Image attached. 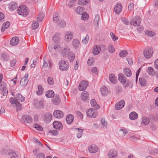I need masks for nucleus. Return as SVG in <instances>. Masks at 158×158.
<instances>
[{
	"label": "nucleus",
	"instance_id": "obj_26",
	"mask_svg": "<svg viewBox=\"0 0 158 158\" xmlns=\"http://www.w3.org/2000/svg\"><path fill=\"white\" fill-rule=\"evenodd\" d=\"M90 103L92 106L94 107V109L96 110H97L100 108L99 105L97 104L94 99H93L91 101Z\"/></svg>",
	"mask_w": 158,
	"mask_h": 158
},
{
	"label": "nucleus",
	"instance_id": "obj_37",
	"mask_svg": "<svg viewBox=\"0 0 158 158\" xmlns=\"http://www.w3.org/2000/svg\"><path fill=\"white\" fill-rule=\"evenodd\" d=\"M28 79L23 78L20 81V85L21 86H25L28 82Z\"/></svg>",
	"mask_w": 158,
	"mask_h": 158
},
{
	"label": "nucleus",
	"instance_id": "obj_24",
	"mask_svg": "<svg viewBox=\"0 0 158 158\" xmlns=\"http://www.w3.org/2000/svg\"><path fill=\"white\" fill-rule=\"evenodd\" d=\"M109 80L110 82L113 84L116 83L117 80L115 75L113 73L110 74L109 76Z\"/></svg>",
	"mask_w": 158,
	"mask_h": 158
},
{
	"label": "nucleus",
	"instance_id": "obj_12",
	"mask_svg": "<svg viewBox=\"0 0 158 158\" xmlns=\"http://www.w3.org/2000/svg\"><path fill=\"white\" fill-rule=\"evenodd\" d=\"M125 105V102L123 100H121L118 102L115 105L116 110H119L122 108Z\"/></svg>",
	"mask_w": 158,
	"mask_h": 158
},
{
	"label": "nucleus",
	"instance_id": "obj_38",
	"mask_svg": "<svg viewBox=\"0 0 158 158\" xmlns=\"http://www.w3.org/2000/svg\"><path fill=\"white\" fill-rule=\"evenodd\" d=\"M70 52L69 49L68 48L64 49L61 52L62 56H67Z\"/></svg>",
	"mask_w": 158,
	"mask_h": 158
},
{
	"label": "nucleus",
	"instance_id": "obj_2",
	"mask_svg": "<svg viewBox=\"0 0 158 158\" xmlns=\"http://www.w3.org/2000/svg\"><path fill=\"white\" fill-rule=\"evenodd\" d=\"M59 69L61 70H67L69 68V65L68 63L64 60H60L59 63Z\"/></svg>",
	"mask_w": 158,
	"mask_h": 158
},
{
	"label": "nucleus",
	"instance_id": "obj_58",
	"mask_svg": "<svg viewBox=\"0 0 158 158\" xmlns=\"http://www.w3.org/2000/svg\"><path fill=\"white\" fill-rule=\"evenodd\" d=\"M89 40V37L87 35L86 37H83L82 39V42L85 44L87 43Z\"/></svg>",
	"mask_w": 158,
	"mask_h": 158
},
{
	"label": "nucleus",
	"instance_id": "obj_49",
	"mask_svg": "<svg viewBox=\"0 0 158 158\" xmlns=\"http://www.w3.org/2000/svg\"><path fill=\"white\" fill-rule=\"evenodd\" d=\"M59 16L57 15V14H55L54 15L53 17V21L56 23H58L60 21L59 20Z\"/></svg>",
	"mask_w": 158,
	"mask_h": 158
},
{
	"label": "nucleus",
	"instance_id": "obj_8",
	"mask_svg": "<svg viewBox=\"0 0 158 158\" xmlns=\"http://www.w3.org/2000/svg\"><path fill=\"white\" fill-rule=\"evenodd\" d=\"M61 101V99L59 95H56L53 96L52 99V102L55 105H58L60 104Z\"/></svg>",
	"mask_w": 158,
	"mask_h": 158
},
{
	"label": "nucleus",
	"instance_id": "obj_59",
	"mask_svg": "<svg viewBox=\"0 0 158 158\" xmlns=\"http://www.w3.org/2000/svg\"><path fill=\"white\" fill-rule=\"evenodd\" d=\"M77 116L81 119H83V116L82 114L80 111H78L77 112Z\"/></svg>",
	"mask_w": 158,
	"mask_h": 158
},
{
	"label": "nucleus",
	"instance_id": "obj_11",
	"mask_svg": "<svg viewBox=\"0 0 158 158\" xmlns=\"http://www.w3.org/2000/svg\"><path fill=\"white\" fill-rule=\"evenodd\" d=\"M81 99L85 102L89 101V94L86 91H84L82 92L81 94Z\"/></svg>",
	"mask_w": 158,
	"mask_h": 158
},
{
	"label": "nucleus",
	"instance_id": "obj_15",
	"mask_svg": "<svg viewBox=\"0 0 158 158\" xmlns=\"http://www.w3.org/2000/svg\"><path fill=\"white\" fill-rule=\"evenodd\" d=\"M53 116L56 118H60L63 116L62 112L59 110L54 111L53 113Z\"/></svg>",
	"mask_w": 158,
	"mask_h": 158
},
{
	"label": "nucleus",
	"instance_id": "obj_42",
	"mask_svg": "<svg viewBox=\"0 0 158 158\" xmlns=\"http://www.w3.org/2000/svg\"><path fill=\"white\" fill-rule=\"evenodd\" d=\"M128 54V52L126 50H123L121 51L119 54L120 57H125Z\"/></svg>",
	"mask_w": 158,
	"mask_h": 158
},
{
	"label": "nucleus",
	"instance_id": "obj_14",
	"mask_svg": "<svg viewBox=\"0 0 158 158\" xmlns=\"http://www.w3.org/2000/svg\"><path fill=\"white\" fill-rule=\"evenodd\" d=\"M117 155V152L114 149L110 150L108 153V156L110 158H115Z\"/></svg>",
	"mask_w": 158,
	"mask_h": 158
},
{
	"label": "nucleus",
	"instance_id": "obj_30",
	"mask_svg": "<svg viewBox=\"0 0 158 158\" xmlns=\"http://www.w3.org/2000/svg\"><path fill=\"white\" fill-rule=\"evenodd\" d=\"M73 37V35L72 34L68 32L65 36V40L67 42H69L72 39Z\"/></svg>",
	"mask_w": 158,
	"mask_h": 158
},
{
	"label": "nucleus",
	"instance_id": "obj_9",
	"mask_svg": "<svg viewBox=\"0 0 158 158\" xmlns=\"http://www.w3.org/2000/svg\"><path fill=\"white\" fill-rule=\"evenodd\" d=\"M87 115L88 117L90 118H95L97 116V113L95 112L94 111L90 108L86 112Z\"/></svg>",
	"mask_w": 158,
	"mask_h": 158
},
{
	"label": "nucleus",
	"instance_id": "obj_43",
	"mask_svg": "<svg viewBox=\"0 0 158 158\" xmlns=\"http://www.w3.org/2000/svg\"><path fill=\"white\" fill-rule=\"evenodd\" d=\"M90 0H79L78 3L80 5H86Z\"/></svg>",
	"mask_w": 158,
	"mask_h": 158
},
{
	"label": "nucleus",
	"instance_id": "obj_13",
	"mask_svg": "<svg viewBox=\"0 0 158 158\" xmlns=\"http://www.w3.org/2000/svg\"><path fill=\"white\" fill-rule=\"evenodd\" d=\"M0 90L2 91L3 95H5L8 93L5 86V84L4 82L2 81L0 83Z\"/></svg>",
	"mask_w": 158,
	"mask_h": 158
},
{
	"label": "nucleus",
	"instance_id": "obj_7",
	"mask_svg": "<svg viewBox=\"0 0 158 158\" xmlns=\"http://www.w3.org/2000/svg\"><path fill=\"white\" fill-rule=\"evenodd\" d=\"M88 85V83L85 81H82L78 86L79 90L83 91L85 89Z\"/></svg>",
	"mask_w": 158,
	"mask_h": 158
},
{
	"label": "nucleus",
	"instance_id": "obj_32",
	"mask_svg": "<svg viewBox=\"0 0 158 158\" xmlns=\"http://www.w3.org/2000/svg\"><path fill=\"white\" fill-rule=\"evenodd\" d=\"M45 95L47 98H52L54 96V93L52 90H48L46 92Z\"/></svg>",
	"mask_w": 158,
	"mask_h": 158
},
{
	"label": "nucleus",
	"instance_id": "obj_29",
	"mask_svg": "<svg viewBox=\"0 0 158 158\" xmlns=\"http://www.w3.org/2000/svg\"><path fill=\"white\" fill-rule=\"evenodd\" d=\"M74 129L76 130H77V137L78 138H80L82 135V132L83 130L77 128H75Z\"/></svg>",
	"mask_w": 158,
	"mask_h": 158
},
{
	"label": "nucleus",
	"instance_id": "obj_48",
	"mask_svg": "<svg viewBox=\"0 0 158 158\" xmlns=\"http://www.w3.org/2000/svg\"><path fill=\"white\" fill-rule=\"evenodd\" d=\"M44 16V13H40L39 15V16L37 18V21H41L43 19Z\"/></svg>",
	"mask_w": 158,
	"mask_h": 158
},
{
	"label": "nucleus",
	"instance_id": "obj_22",
	"mask_svg": "<svg viewBox=\"0 0 158 158\" xmlns=\"http://www.w3.org/2000/svg\"><path fill=\"white\" fill-rule=\"evenodd\" d=\"M13 98H15L16 99V101H19L21 102H23L25 99V98L24 97H23L22 95L19 93L16 94L15 97Z\"/></svg>",
	"mask_w": 158,
	"mask_h": 158
},
{
	"label": "nucleus",
	"instance_id": "obj_1",
	"mask_svg": "<svg viewBox=\"0 0 158 158\" xmlns=\"http://www.w3.org/2000/svg\"><path fill=\"white\" fill-rule=\"evenodd\" d=\"M18 13L23 16H27L29 14L27 7L24 5L19 6L18 9Z\"/></svg>",
	"mask_w": 158,
	"mask_h": 158
},
{
	"label": "nucleus",
	"instance_id": "obj_21",
	"mask_svg": "<svg viewBox=\"0 0 158 158\" xmlns=\"http://www.w3.org/2000/svg\"><path fill=\"white\" fill-rule=\"evenodd\" d=\"M88 150L90 152L94 153L98 151V148L95 145H92L89 147Z\"/></svg>",
	"mask_w": 158,
	"mask_h": 158
},
{
	"label": "nucleus",
	"instance_id": "obj_27",
	"mask_svg": "<svg viewBox=\"0 0 158 158\" xmlns=\"http://www.w3.org/2000/svg\"><path fill=\"white\" fill-rule=\"evenodd\" d=\"M100 20V16L98 15H96L94 21V24L98 27L99 25V22Z\"/></svg>",
	"mask_w": 158,
	"mask_h": 158
},
{
	"label": "nucleus",
	"instance_id": "obj_46",
	"mask_svg": "<svg viewBox=\"0 0 158 158\" xmlns=\"http://www.w3.org/2000/svg\"><path fill=\"white\" fill-rule=\"evenodd\" d=\"M33 127L38 130L40 131H42L43 130L42 127L39 124L34 123L33 124Z\"/></svg>",
	"mask_w": 158,
	"mask_h": 158
},
{
	"label": "nucleus",
	"instance_id": "obj_54",
	"mask_svg": "<svg viewBox=\"0 0 158 158\" xmlns=\"http://www.w3.org/2000/svg\"><path fill=\"white\" fill-rule=\"evenodd\" d=\"M108 49L109 51L111 53H113L115 52L114 48L112 45H110L108 47Z\"/></svg>",
	"mask_w": 158,
	"mask_h": 158
},
{
	"label": "nucleus",
	"instance_id": "obj_34",
	"mask_svg": "<svg viewBox=\"0 0 158 158\" xmlns=\"http://www.w3.org/2000/svg\"><path fill=\"white\" fill-rule=\"evenodd\" d=\"M150 122V120L148 118L145 117H143L142 118V123L145 125H148Z\"/></svg>",
	"mask_w": 158,
	"mask_h": 158
},
{
	"label": "nucleus",
	"instance_id": "obj_5",
	"mask_svg": "<svg viewBox=\"0 0 158 158\" xmlns=\"http://www.w3.org/2000/svg\"><path fill=\"white\" fill-rule=\"evenodd\" d=\"M10 102L11 104H14L16 105L17 111H20L22 108L21 104L18 101H16V99L13 97L10 99Z\"/></svg>",
	"mask_w": 158,
	"mask_h": 158
},
{
	"label": "nucleus",
	"instance_id": "obj_3",
	"mask_svg": "<svg viewBox=\"0 0 158 158\" xmlns=\"http://www.w3.org/2000/svg\"><path fill=\"white\" fill-rule=\"evenodd\" d=\"M152 50L151 48L145 49L143 53L144 57L146 59H149L151 58L153 54Z\"/></svg>",
	"mask_w": 158,
	"mask_h": 158
},
{
	"label": "nucleus",
	"instance_id": "obj_62",
	"mask_svg": "<svg viewBox=\"0 0 158 158\" xmlns=\"http://www.w3.org/2000/svg\"><path fill=\"white\" fill-rule=\"evenodd\" d=\"M38 107L39 108H43V103L42 101H39L38 103H37Z\"/></svg>",
	"mask_w": 158,
	"mask_h": 158
},
{
	"label": "nucleus",
	"instance_id": "obj_16",
	"mask_svg": "<svg viewBox=\"0 0 158 158\" xmlns=\"http://www.w3.org/2000/svg\"><path fill=\"white\" fill-rule=\"evenodd\" d=\"M122 6L121 4H117L114 8L115 12L117 14H119L122 11Z\"/></svg>",
	"mask_w": 158,
	"mask_h": 158
},
{
	"label": "nucleus",
	"instance_id": "obj_31",
	"mask_svg": "<svg viewBox=\"0 0 158 158\" xmlns=\"http://www.w3.org/2000/svg\"><path fill=\"white\" fill-rule=\"evenodd\" d=\"M100 91L101 94L103 96H106L108 93V90L107 87L104 86L100 89Z\"/></svg>",
	"mask_w": 158,
	"mask_h": 158
},
{
	"label": "nucleus",
	"instance_id": "obj_61",
	"mask_svg": "<svg viewBox=\"0 0 158 158\" xmlns=\"http://www.w3.org/2000/svg\"><path fill=\"white\" fill-rule=\"evenodd\" d=\"M10 25V23L7 21L3 23L2 26H3L4 28L7 29L9 27Z\"/></svg>",
	"mask_w": 158,
	"mask_h": 158
},
{
	"label": "nucleus",
	"instance_id": "obj_56",
	"mask_svg": "<svg viewBox=\"0 0 158 158\" xmlns=\"http://www.w3.org/2000/svg\"><path fill=\"white\" fill-rule=\"evenodd\" d=\"M75 57V55L74 54H72L69 55L68 58L70 62H72L74 60Z\"/></svg>",
	"mask_w": 158,
	"mask_h": 158
},
{
	"label": "nucleus",
	"instance_id": "obj_25",
	"mask_svg": "<svg viewBox=\"0 0 158 158\" xmlns=\"http://www.w3.org/2000/svg\"><path fill=\"white\" fill-rule=\"evenodd\" d=\"M18 7L17 3L15 2H11L9 5V8L11 10H14Z\"/></svg>",
	"mask_w": 158,
	"mask_h": 158
},
{
	"label": "nucleus",
	"instance_id": "obj_18",
	"mask_svg": "<svg viewBox=\"0 0 158 158\" xmlns=\"http://www.w3.org/2000/svg\"><path fill=\"white\" fill-rule=\"evenodd\" d=\"M101 50L100 46L98 45H95L93 48V53L94 55H97L100 53Z\"/></svg>",
	"mask_w": 158,
	"mask_h": 158
},
{
	"label": "nucleus",
	"instance_id": "obj_41",
	"mask_svg": "<svg viewBox=\"0 0 158 158\" xmlns=\"http://www.w3.org/2000/svg\"><path fill=\"white\" fill-rule=\"evenodd\" d=\"M76 12L78 14L80 15L83 11V8L81 6H78L76 9Z\"/></svg>",
	"mask_w": 158,
	"mask_h": 158
},
{
	"label": "nucleus",
	"instance_id": "obj_52",
	"mask_svg": "<svg viewBox=\"0 0 158 158\" xmlns=\"http://www.w3.org/2000/svg\"><path fill=\"white\" fill-rule=\"evenodd\" d=\"M122 90V87L119 86H117L115 88V90L116 92L119 94L121 92Z\"/></svg>",
	"mask_w": 158,
	"mask_h": 158
},
{
	"label": "nucleus",
	"instance_id": "obj_36",
	"mask_svg": "<svg viewBox=\"0 0 158 158\" xmlns=\"http://www.w3.org/2000/svg\"><path fill=\"white\" fill-rule=\"evenodd\" d=\"M139 82L140 85L142 86H145L147 85V81L143 77L139 78Z\"/></svg>",
	"mask_w": 158,
	"mask_h": 158
},
{
	"label": "nucleus",
	"instance_id": "obj_20",
	"mask_svg": "<svg viewBox=\"0 0 158 158\" xmlns=\"http://www.w3.org/2000/svg\"><path fill=\"white\" fill-rule=\"evenodd\" d=\"M74 117L73 115L71 114H69L66 117V121L67 123L70 124L73 122V120Z\"/></svg>",
	"mask_w": 158,
	"mask_h": 158
},
{
	"label": "nucleus",
	"instance_id": "obj_17",
	"mask_svg": "<svg viewBox=\"0 0 158 158\" xmlns=\"http://www.w3.org/2000/svg\"><path fill=\"white\" fill-rule=\"evenodd\" d=\"M22 119L23 121H25L27 123H31L32 121L31 117L27 114L23 115L22 116Z\"/></svg>",
	"mask_w": 158,
	"mask_h": 158
},
{
	"label": "nucleus",
	"instance_id": "obj_50",
	"mask_svg": "<svg viewBox=\"0 0 158 158\" xmlns=\"http://www.w3.org/2000/svg\"><path fill=\"white\" fill-rule=\"evenodd\" d=\"M145 34L146 35L150 36L151 37H152L154 36L155 33L154 32L152 31L149 30H147L145 32Z\"/></svg>",
	"mask_w": 158,
	"mask_h": 158
},
{
	"label": "nucleus",
	"instance_id": "obj_6",
	"mask_svg": "<svg viewBox=\"0 0 158 158\" xmlns=\"http://www.w3.org/2000/svg\"><path fill=\"white\" fill-rule=\"evenodd\" d=\"M52 119V114L49 112H48L44 114V120L46 123H49Z\"/></svg>",
	"mask_w": 158,
	"mask_h": 158
},
{
	"label": "nucleus",
	"instance_id": "obj_57",
	"mask_svg": "<svg viewBox=\"0 0 158 158\" xmlns=\"http://www.w3.org/2000/svg\"><path fill=\"white\" fill-rule=\"evenodd\" d=\"M110 36L113 41H115L118 39V37L116 36L115 35L113 32H110Z\"/></svg>",
	"mask_w": 158,
	"mask_h": 158
},
{
	"label": "nucleus",
	"instance_id": "obj_35",
	"mask_svg": "<svg viewBox=\"0 0 158 158\" xmlns=\"http://www.w3.org/2000/svg\"><path fill=\"white\" fill-rule=\"evenodd\" d=\"M124 73L127 76L129 77L131 76V73L130 69L128 68H125L124 69Z\"/></svg>",
	"mask_w": 158,
	"mask_h": 158
},
{
	"label": "nucleus",
	"instance_id": "obj_23",
	"mask_svg": "<svg viewBox=\"0 0 158 158\" xmlns=\"http://www.w3.org/2000/svg\"><path fill=\"white\" fill-rule=\"evenodd\" d=\"M118 78L120 82L122 84L125 83L127 80L125 76L122 73H119L118 75Z\"/></svg>",
	"mask_w": 158,
	"mask_h": 158
},
{
	"label": "nucleus",
	"instance_id": "obj_44",
	"mask_svg": "<svg viewBox=\"0 0 158 158\" xmlns=\"http://www.w3.org/2000/svg\"><path fill=\"white\" fill-rule=\"evenodd\" d=\"M39 23L37 21H34L32 24L31 27L33 29L35 30L38 28Z\"/></svg>",
	"mask_w": 158,
	"mask_h": 158
},
{
	"label": "nucleus",
	"instance_id": "obj_39",
	"mask_svg": "<svg viewBox=\"0 0 158 158\" xmlns=\"http://www.w3.org/2000/svg\"><path fill=\"white\" fill-rule=\"evenodd\" d=\"M124 87H129L130 88H131L133 87V82L129 81L126 80V82L124 83Z\"/></svg>",
	"mask_w": 158,
	"mask_h": 158
},
{
	"label": "nucleus",
	"instance_id": "obj_4",
	"mask_svg": "<svg viewBox=\"0 0 158 158\" xmlns=\"http://www.w3.org/2000/svg\"><path fill=\"white\" fill-rule=\"evenodd\" d=\"M141 21V18L139 16H137L131 20L130 23L135 26H138L139 25Z\"/></svg>",
	"mask_w": 158,
	"mask_h": 158
},
{
	"label": "nucleus",
	"instance_id": "obj_53",
	"mask_svg": "<svg viewBox=\"0 0 158 158\" xmlns=\"http://www.w3.org/2000/svg\"><path fill=\"white\" fill-rule=\"evenodd\" d=\"M51 135L54 136H56L58 134V131L56 130H53L50 131L49 132Z\"/></svg>",
	"mask_w": 158,
	"mask_h": 158
},
{
	"label": "nucleus",
	"instance_id": "obj_45",
	"mask_svg": "<svg viewBox=\"0 0 158 158\" xmlns=\"http://www.w3.org/2000/svg\"><path fill=\"white\" fill-rule=\"evenodd\" d=\"M60 36L59 34H56L52 38V40L55 42H59L60 40Z\"/></svg>",
	"mask_w": 158,
	"mask_h": 158
},
{
	"label": "nucleus",
	"instance_id": "obj_64",
	"mask_svg": "<svg viewBox=\"0 0 158 158\" xmlns=\"http://www.w3.org/2000/svg\"><path fill=\"white\" fill-rule=\"evenodd\" d=\"M16 62V60L15 59H14L12 60L10 62V65L11 66H14Z\"/></svg>",
	"mask_w": 158,
	"mask_h": 158
},
{
	"label": "nucleus",
	"instance_id": "obj_28",
	"mask_svg": "<svg viewBox=\"0 0 158 158\" xmlns=\"http://www.w3.org/2000/svg\"><path fill=\"white\" fill-rule=\"evenodd\" d=\"M138 116V114L135 112H131L129 115L130 118L132 120L136 119L137 118Z\"/></svg>",
	"mask_w": 158,
	"mask_h": 158
},
{
	"label": "nucleus",
	"instance_id": "obj_60",
	"mask_svg": "<svg viewBox=\"0 0 158 158\" xmlns=\"http://www.w3.org/2000/svg\"><path fill=\"white\" fill-rule=\"evenodd\" d=\"M121 20L126 25H129V21L128 19L122 18H121Z\"/></svg>",
	"mask_w": 158,
	"mask_h": 158
},
{
	"label": "nucleus",
	"instance_id": "obj_51",
	"mask_svg": "<svg viewBox=\"0 0 158 158\" xmlns=\"http://www.w3.org/2000/svg\"><path fill=\"white\" fill-rule=\"evenodd\" d=\"M48 83L50 85H52L54 84V80L52 77H49L47 79Z\"/></svg>",
	"mask_w": 158,
	"mask_h": 158
},
{
	"label": "nucleus",
	"instance_id": "obj_10",
	"mask_svg": "<svg viewBox=\"0 0 158 158\" xmlns=\"http://www.w3.org/2000/svg\"><path fill=\"white\" fill-rule=\"evenodd\" d=\"M54 128L56 129L61 130L63 129V125L61 123L57 121H55L53 123Z\"/></svg>",
	"mask_w": 158,
	"mask_h": 158
},
{
	"label": "nucleus",
	"instance_id": "obj_19",
	"mask_svg": "<svg viewBox=\"0 0 158 158\" xmlns=\"http://www.w3.org/2000/svg\"><path fill=\"white\" fill-rule=\"evenodd\" d=\"M19 42V39L17 37H13L10 41V44L12 46L17 45Z\"/></svg>",
	"mask_w": 158,
	"mask_h": 158
},
{
	"label": "nucleus",
	"instance_id": "obj_40",
	"mask_svg": "<svg viewBox=\"0 0 158 158\" xmlns=\"http://www.w3.org/2000/svg\"><path fill=\"white\" fill-rule=\"evenodd\" d=\"M79 41L77 39L73 40V44L74 47L75 48H77L79 45Z\"/></svg>",
	"mask_w": 158,
	"mask_h": 158
},
{
	"label": "nucleus",
	"instance_id": "obj_55",
	"mask_svg": "<svg viewBox=\"0 0 158 158\" xmlns=\"http://www.w3.org/2000/svg\"><path fill=\"white\" fill-rule=\"evenodd\" d=\"M81 19L84 20H85L88 19V15L86 12H85L83 13H81Z\"/></svg>",
	"mask_w": 158,
	"mask_h": 158
},
{
	"label": "nucleus",
	"instance_id": "obj_47",
	"mask_svg": "<svg viewBox=\"0 0 158 158\" xmlns=\"http://www.w3.org/2000/svg\"><path fill=\"white\" fill-rule=\"evenodd\" d=\"M58 26L60 27H63L65 26L66 23L63 20H60V21L57 23Z\"/></svg>",
	"mask_w": 158,
	"mask_h": 158
},
{
	"label": "nucleus",
	"instance_id": "obj_33",
	"mask_svg": "<svg viewBox=\"0 0 158 158\" xmlns=\"http://www.w3.org/2000/svg\"><path fill=\"white\" fill-rule=\"evenodd\" d=\"M147 71L149 75L152 76H154L155 72L153 69L152 67H148L147 69Z\"/></svg>",
	"mask_w": 158,
	"mask_h": 158
},
{
	"label": "nucleus",
	"instance_id": "obj_63",
	"mask_svg": "<svg viewBox=\"0 0 158 158\" xmlns=\"http://www.w3.org/2000/svg\"><path fill=\"white\" fill-rule=\"evenodd\" d=\"M45 157L44 154L43 153H41L38 154L36 156V158H45Z\"/></svg>",
	"mask_w": 158,
	"mask_h": 158
}]
</instances>
